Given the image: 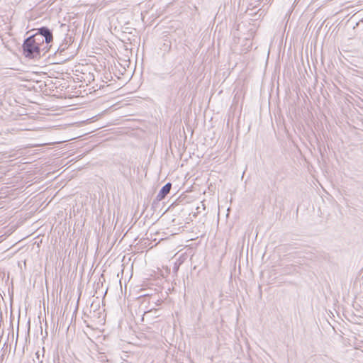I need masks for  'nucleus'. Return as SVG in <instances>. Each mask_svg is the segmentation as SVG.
I'll return each mask as SVG.
<instances>
[{"mask_svg": "<svg viewBox=\"0 0 363 363\" xmlns=\"http://www.w3.org/2000/svg\"><path fill=\"white\" fill-rule=\"evenodd\" d=\"M52 31L47 27H41L38 32L27 38L23 44V55L34 59L45 55L50 48L52 42Z\"/></svg>", "mask_w": 363, "mask_h": 363, "instance_id": "nucleus-1", "label": "nucleus"}, {"mask_svg": "<svg viewBox=\"0 0 363 363\" xmlns=\"http://www.w3.org/2000/svg\"><path fill=\"white\" fill-rule=\"evenodd\" d=\"M172 189V184L167 183L160 191L158 194L157 195L156 199L157 201H162L165 198V196L170 192Z\"/></svg>", "mask_w": 363, "mask_h": 363, "instance_id": "nucleus-2", "label": "nucleus"}]
</instances>
